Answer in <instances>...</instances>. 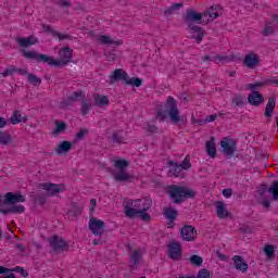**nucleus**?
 <instances>
[{
	"label": "nucleus",
	"mask_w": 278,
	"mask_h": 278,
	"mask_svg": "<svg viewBox=\"0 0 278 278\" xmlns=\"http://www.w3.org/2000/svg\"><path fill=\"white\" fill-rule=\"evenodd\" d=\"M24 58L26 60H35V62H42L43 64H48L49 66H54V68H64V66H68L71 59L73 58V49L70 47H64L59 51L60 59H53V56H49L47 54H40L36 51H22Z\"/></svg>",
	"instance_id": "obj_1"
},
{
	"label": "nucleus",
	"mask_w": 278,
	"mask_h": 278,
	"mask_svg": "<svg viewBox=\"0 0 278 278\" xmlns=\"http://www.w3.org/2000/svg\"><path fill=\"white\" fill-rule=\"evenodd\" d=\"M155 116L160 121V123H163V121H166V118L168 117L170 118L172 123H174V125H177L179 123L186 125V123L188 122V117H186V115H179L177 100H175V98L170 96L167 98L164 105L157 106Z\"/></svg>",
	"instance_id": "obj_2"
},
{
	"label": "nucleus",
	"mask_w": 278,
	"mask_h": 278,
	"mask_svg": "<svg viewBox=\"0 0 278 278\" xmlns=\"http://www.w3.org/2000/svg\"><path fill=\"white\" fill-rule=\"evenodd\" d=\"M27 199L21 192H7L0 195V214H25V206L16 203H25Z\"/></svg>",
	"instance_id": "obj_3"
},
{
	"label": "nucleus",
	"mask_w": 278,
	"mask_h": 278,
	"mask_svg": "<svg viewBox=\"0 0 278 278\" xmlns=\"http://www.w3.org/2000/svg\"><path fill=\"white\" fill-rule=\"evenodd\" d=\"M203 16H205L204 13H199L192 9L187 10L186 15L184 16V21H185V23H187V25L192 34L191 39L195 40V42L198 45H201V42H203L204 34H203V28L194 25V23H199V24L203 23L202 22Z\"/></svg>",
	"instance_id": "obj_4"
},
{
	"label": "nucleus",
	"mask_w": 278,
	"mask_h": 278,
	"mask_svg": "<svg viewBox=\"0 0 278 278\" xmlns=\"http://www.w3.org/2000/svg\"><path fill=\"white\" fill-rule=\"evenodd\" d=\"M166 192L175 205L184 203V199H194V197H197L194 190L178 185H169L166 188Z\"/></svg>",
	"instance_id": "obj_5"
},
{
	"label": "nucleus",
	"mask_w": 278,
	"mask_h": 278,
	"mask_svg": "<svg viewBox=\"0 0 278 278\" xmlns=\"http://www.w3.org/2000/svg\"><path fill=\"white\" fill-rule=\"evenodd\" d=\"M38 188L45 190L46 193H38L33 197L35 205H45L47 203L48 197H55V194H60L63 189V185L51 184V182H41Z\"/></svg>",
	"instance_id": "obj_6"
},
{
	"label": "nucleus",
	"mask_w": 278,
	"mask_h": 278,
	"mask_svg": "<svg viewBox=\"0 0 278 278\" xmlns=\"http://www.w3.org/2000/svg\"><path fill=\"white\" fill-rule=\"evenodd\" d=\"M116 81H124L126 86H135L136 88H140V86H142V80L140 78H130L127 72L123 68H117L112 72V75L110 76V84H116Z\"/></svg>",
	"instance_id": "obj_7"
},
{
	"label": "nucleus",
	"mask_w": 278,
	"mask_h": 278,
	"mask_svg": "<svg viewBox=\"0 0 278 278\" xmlns=\"http://www.w3.org/2000/svg\"><path fill=\"white\" fill-rule=\"evenodd\" d=\"M144 207H147V199L128 200L125 205V215L127 218H137Z\"/></svg>",
	"instance_id": "obj_8"
},
{
	"label": "nucleus",
	"mask_w": 278,
	"mask_h": 278,
	"mask_svg": "<svg viewBox=\"0 0 278 278\" xmlns=\"http://www.w3.org/2000/svg\"><path fill=\"white\" fill-rule=\"evenodd\" d=\"M220 147L224 155H226L228 160H231L236 154V151H238V141L225 137L220 141Z\"/></svg>",
	"instance_id": "obj_9"
},
{
	"label": "nucleus",
	"mask_w": 278,
	"mask_h": 278,
	"mask_svg": "<svg viewBox=\"0 0 278 278\" xmlns=\"http://www.w3.org/2000/svg\"><path fill=\"white\" fill-rule=\"evenodd\" d=\"M48 242L54 253H64V251H68V243H66V241L58 235H54L48 239Z\"/></svg>",
	"instance_id": "obj_10"
},
{
	"label": "nucleus",
	"mask_w": 278,
	"mask_h": 278,
	"mask_svg": "<svg viewBox=\"0 0 278 278\" xmlns=\"http://www.w3.org/2000/svg\"><path fill=\"white\" fill-rule=\"evenodd\" d=\"M167 175L168 177H176L184 179L186 177V173H184V169L179 165L177 161L169 160L167 161Z\"/></svg>",
	"instance_id": "obj_11"
},
{
	"label": "nucleus",
	"mask_w": 278,
	"mask_h": 278,
	"mask_svg": "<svg viewBox=\"0 0 278 278\" xmlns=\"http://www.w3.org/2000/svg\"><path fill=\"white\" fill-rule=\"evenodd\" d=\"M89 229L93 236H103L105 233V223L91 216L89 219Z\"/></svg>",
	"instance_id": "obj_12"
},
{
	"label": "nucleus",
	"mask_w": 278,
	"mask_h": 278,
	"mask_svg": "<svg viewBox=\"0 0 278 278\" xmlns=\"http://www.w3.org/2000/svg\"><path fill=\"white\" fill-rule=\"evenodd\" d=\"M180 238L185 242H194L197 240V228L191 225H186L180 229Z\"/></svg>",
	"instance_id": "obj_13"
},
{
	"label": "nucleus",
	"mask_w": 278,
	"mask_h": 278,
	"mask_svg": "<svg viewBox=\"0 0 278 278\" xmlns=\"http://www.w3.org/2000/svg\"><path fill=\"white\" fill-rule=\"evenodd\" d=\"M182 251H181V243L174 241L170 242L168 245V257L174 262H179L181 260Z\"/></svg>",
	"instance_id": "obj_14"
},
{
	"label": "nucleus",
	"mask_w": 278,
	"mask_h": 278,
	"mask_svg": "<svg viewBox=\"0 0 278 278\" xmlns=\"http://www.w3.org/2000/svg\"><path fill=\"white\" fill-rule=\"evenodd\" d=\"M260 64V56L254 52L247 54L243 60V65L248 68H255Z\"/></svg>",
	"instance_id": "obj_15"
},
{
	"label": "nucleus",
	"mask_w": 278,
	"mask_h": 278,
	"mask_svg": "<svg viewBox=\"0 0 278 278\" xmlns=\"http://www.w3.org/2000/svg\"><path fill=\"white\" fill-rule=\"evenodd\" d=\"M15 40L17 45H20V47H23V48L34 47V45H38V38H36V36L34 35H30L24 38L18 37Z\"/></svg>",
	"instance_id": "obj_16"
},
{
	"label": "nucleus",
	"mask_w": 278,
	"mask_h": 278,
	"mask_svg": "<svg viewBox=\"0 0 278 278\" xmlns=\"http://www.w3.org/2000/svg\"><path fill=\"white\" fill-rule=\"evenodd\" d=\"M248 101H249L250 105H254V108H257V106L262 105V103H264V96H262V93H260V91H252L248 96Z\"/></svg>",
	"instance_id": "obj_17"
},
{
	"label": "nucleus",
	"mask_w": 278,
	"mask_h": 278,
	"mask_svg": "<svg viewBox=\"0 0 278 278\" xmlns=\"http://www.w3.org/2000/svg\"><path fill=\"white\" fill-rule=\"evenodd\" d=\"M232 261L235 264V268L237 270H240L241 273H247V270H249V264H247V261H244V257L240 255H235L232 257Z\"/></svg>",
	"instance_id": "obj_18"
},
{
	"label": "nucleus",
	"mask_w": 278,
	"mask_h": 278,
	"mask_svg": "<svg viewBox=\"0 0 278 278\" xmlns=\"http://www.w3.org/2000/svg\"><path fill=\"white\" fill-rule=\"evenodd\" d=\"M151 205H153V201L146 198V206L137 215V218H141V220H144V223H149V220H151V215L147 212H149V210H151Z\"/></svg>",
	"instance_id": "obj_19"
},
{
	"label": "nucleus",
	"mask_w": 278,
	"mask_h": 278,
	"mask_svg": "<svg viewBox=\"0 0 278 278\" xmlns=\"http://www.w3.org/2000/svg\"><path fill=\"white\" fill-rule=\"evenodd\" d=\"M140 260H142V252L140 250H135L130 254V270H136L140 266Z\"/></svg>",
	"instance_id": "obj_20"
},
{
	"label": "nucleus",
	"mask_w": 278,
	"mask_h": 278,
	"mask_svg": "<svg viewBox=\"0 0 278 278\" xmlns=\"http://www.w3.org/2000/svg\"><path fill=\"white\" fill-rule=\"evenodd\" d=\"M71 149H73V143L71 141L64 140L58 144V147L55 148V153L58 155H66V153H68Z\"/></svg>",
	"instance_id": "obj_21"
},
{
	"label": "nucleus",
	"mask_w": 278,
	"mask_h": 278,
	"mask_svg": "<svg viewBox=\"0 0 278 278\" xmlns=\"http://www.w3.org/2000/svg\"><path fill=\"white\" fill-rule=\"evenodd\" d=\"M276 105H277V98L273 96L268 99V102L265 108L264 116H266V118L273 117V112H275Z\"/></svg>",
	"instance_id": "obj_22"
},
{
	"label": "nucleus",
	"mask_w": 278,
	"mask_h": 278,
	"mask_svg": "<svg viewBox=\"0 0 278 278\" xmlns=\"http://www.w3.org/2000/svg\"><path fill=\"white\" fill-rule=\"evenodd\" d=\"M99 42H101V45H108L109 47H121V45H123V41L114 40V39L110 38V36H108V35L100 36Z\"/></svg>",
	"instance_id": "obj_23"
},
{
	"label": "nucleus",
	"mask_w": 278,
	"mask_h": 278,
	"mask_svg": "<svg viewBox=\"0 0 278 278\" xmlns=\"http://www.w3.org/2000/svg\"><path fill=\"white\" fill-rule=\"evenodd\" d=\"M27 121H29V118L27 116H22L21 111H14L11 116L10 124L18 125V123H27Z\"/></svg>",
	"instance_id": "obj_24"
},
{
	"label": "nucleus",
	"mask_w": 278,
	"mask_h": 278,
	"mask_svg": "<svg viewBox=\"0 0 278 278\" xmlns=\"http://www.w3.org/2000/svg\"><path fill=\"white\" fill-rule=\"evenodd\" d=\"M113 177L115 181H118L119 184L130 181V179H134V176L129 175L125 169L114 174Z\"/></svg>",
	"instance_id": "obj_25"
},
{
	"label": "nucleus",
	"mask_w": 278,
	"mask_h": 278,
	"mask_svg": "<svg viewBox=\"0 0 278 278\" xmlns=\"http://www.w3.org/2000/svg\"><path fill=\"white\" fill-rule=\"evenodd\" d=\"M206 153L208 157H216V141L214 137H212L208 141H206Z\"/></svg>",
	"instance_id": "obj_26"
},
{
	"label": "nucleus",
	"mask_w": 278,
	"mask_h": 278,
	"mask_svg": "<svg viewBox=\"0 0 278 278\" xmlns=\"http://www.w3.org/2000/svg\"><path fill=\"white\" fill-rule=\"evenodd\" d=\"M55 128L52 131V136H60V134L66 131V129H68V125L66 124V122H62V121H55Z\"/></svg>",
	"instance_id": "obj_27"
},
{
	"label": "nucleus",
	"mask_w": 278,
	"mask_h": 278,
	"mask_svg": "<svg viewBox=\"0 0 278 278\" xmlns=\"http://www.w3.org/2000/svg\"><path fill=\"white\" fill-rule=\"evenodd\" d=\"M216 210L218 218H227V216H229V212H227V208H225V202H216Z\"/></svg>",
	"instance_id": "obj_28"
},
{
	"label": "nucleus",
	"mask_w": 278,
	"mask_h": 278,
	"mask_svg": "<svg viewBox=\"0 0 278 278\" xmlns=\"http://www.w3.org/2000/svg\"><path fill=\"white\" fill-rule=\"evenodd\" d=\"M96 105L99 108H105L106 105H110V99L106 98V96H99V93H96L93 96Z\"/></svg>",
	"instance_id": "obj_29"
},
{
	"label": "nucleus",
	"mask_w": 278,
	"mask_h": 278,
	"mask_svg": "<svg viewBox=\"0 0 278 278\" xmlns=\"http://www.w3.org/2000/svg\"><path fill=\"white\" fill-rule=\"evenodd\" d=\"M177 210L173 207H167L164 210V216L167 218V220H170V223H175L177 220Z\"/></svg>",
	"instance_id": "obj_30"
},
{
	"label": "nucleus",
	"mask_w": 278,
	"mask_h": 278,
	"mask_svg": "<svg viewBox=\"0 0 278 278\" xmlns=\"http://www.w3.org/2000/svg\"><path fill=\"white\" fill-rule=\"evenodd\" d=\"M273 201H278V180H274L268 188Z\"/></svg>",
	"instance_id": "obj_31"
},
{
	"label": "nucleus",
	"mask_w": 278,
	"mask_h": 278,
	"mask_svg": "<svg viewBox=\"0 0 278 278\" xmlns=\"http://www.w3.org/2000/svg\"><path fill=\"white\" fill-rule=\"evenodd\" d=\"M264 86H266V79H264L263 81H256L254 84H248L247 90H252V92H257V90H260V88H264Z\"/></svg>",
	"instance_id": "obj_32"
},
{
	"label": "nucleus",
	"mask_w": 278,
	"mask_h": 278,
	"mask_svg": "<svg viewBox=\"0 0 278 278\" xmlns=\"http://www.w3.org/2000/svg\"><path fill=\"white\" fill-rule=\"evenodd\" d=\"M217 10H218V5L213 4L203 14H204V16H210V18H218V11Z\"/></svg>",
	"instance_id": "obj_33"
},
{
	"label": "nucleus",
	"mask_w": 278,
	"mask_h": 278,
	"mask_svg": "<svg viewBox=\"0 0 278 278\" xmlns=\"http://www.w3.org/2000/svg\"><path fill=\"white\" fill-rule=\"evenodd\" d=\"M27 81L31 84V86L38 87L42 84V78L36 76L35 74H27Z\"/></svg>",
	"instance_id": "obj_34"
},
{
	"label": "nucleus",
	"mask_w": 278,
	"mask_h": 278,
	"mask_svg": "<svg viewBox=\"0 0 278 278\" xmlns=\"http://www.w3.org/2000/svg\"><path fill=\"white\" fill-rule=\"evenodd\" d=\"M12 143V135L0 131V144L3 147H8V144Z\"/></svg>",
	"instance_id": "obj_35"
},
{
	"label": "nucleus",
	"mask_w": 278,
	"mask_h": 278,
	"mask_svg": "<svg viewBox=\"0 0 278 278\" xmlns=\"http://www.w3.org/2000/svg\"><path fill=\"white\" fill-rule=\"evenodd\" d=\"M129 167V161L127 160H115L114 161V168L117 170H125V168Z\"/></svg>",
	"instance_id": "obj_36"
},
{
	"label": "nucleus",
	"mask_w": 278,
	"mask_h": 278,
	"mask_svg": "<svg viewBox=\"0 0 278 278\" xmlns=\"http://www.w3.org/2000/svg\"><path fill=\"white\" fill-rule=\"evenodd\" d=\"M179 8H184V3H175L168 9L164 11V16H173L176 10H179Z\"/></svg>",
	"instance_id": "obj_37"
},
{
	"label": "nucleus",
	"mask_w": 278,
	"mask_h": 278,
	"mask_svg": "<svg viewBox=\"0 0 278 278\" xmlns=\"http://www.w3.org/2000/svg\"><path fill=\"white\" fill-rule=\"evenodd\" d=\"M189 262L190 264L197 267L203 266V257L197 254L191 255V257L189 258Z\"/></svg>",
	"instance_id": "obj_38"
},
{
	"label": "nucleus",
	"mask_w": 278,
	"mask_h": 278,
	"mask_svg": "<svg viewBox=\"0 0 278 278\" xmlns=\"http://www.w3.org/2000/svg\"><path fill=\"white\" fill-rule=\"evenodd\" d=\"M92 108V103L88 102L86 98L83 99L81 101V114L83 116H86L88 112H90Z\"/></svg>",
	"instance_id": "obj_39"
},
{
	"label": "nucleus",
	"mask_w": 278,
	"mask_h": 278,
	"mask_svg": "<svg viewBox=\"0 0 278 278\" xmlns=\"http://www.w3.org/2000/svg\"><path fill=\"white\" fill-rule=\"evenodd\" d=\"M231 101L233 105L240 108L241 105H244V103H247V98L244 96L239 94L233 97Z\"/></svg>",
	"instance_id": "obj_40"
},
{
	"label": "nucleus",
	"mask_w": 278,
	"mask_h": 278,
	"mask_svg": "<svg viewBox=\"0 0 278 278\" xmlns=\"http://www.w3.org/2000/svg\"><path fill=\"white\" fill-rule=\"evenodd\" d=\"M178 165L180 168H182V170H190L192 168V163H190V155H186L184 161L178 163Z\"/></svg>",
	"instance_id": "obj_41"
},
{
	"label": "nucleus",
	"mask_w": 278,
	"mask_h": 278,
	"mask_svg": "<svg viewBox=\"0 0 278 278\" xmlns=\"http://www.w3.org/2000/svg\"><path fill=\"white\" fill-rule=\"evenodd\" d=\"M68 216H81V207L76 202L73 203L72 210L68 211Z\"/></svg>",
	"instance_id": "obj_42"
},
{
	"label": "nucleus",
	"mask_w": 278,
	"mask_h": 278,
	"mask_svg": "<svg viewBox=\"0 0 278 278\" xmlns=\"http://www.w3.org/2000/svg\"><path fill=\"white\" fill-rule=\"evenodd\" d=\"M70 99L73 103L79 101V99H86V94L84 91H74L71 96Z\"/></svg>",
	"instance_id": "obj_43"
},
{
	"label": "nucleus",
	"mask_w": 278,
	"mask_h": 278,
	"mask_svg": "<svg viewBox=\"0 0 278 278\" xmlns=\"http://www.w3.org/2000/svg\"><path fill=\"white\" fill-rule=\"evenodd\" d=\"M111 138L116 144H123L125 142V137L121 132H113Z\"/></svg>",
	"instance_id": "obj_44"
},
{
	"label": "nucleus",
	"mask_w": 278,
	"mask_h": 278,
	"mask_svg": "<svg viewBox=\"0 0 278 278\" xmlns=\"http://www.w3.org/2000/svg\"><path fill=\"white\" fill-rule=\"evenodd\" d=\"M53 38H58L60 41L62 40H73V36L68 34H61L56 30V33H53Z\"/></svg>",
	"instance_id": "obj_45"
},
{
	"label": "nucleus",
	"mask_w": 278,
	"mask_h": 278,
	"mask_svg": "<svg viewBox=\"0 0 278 278\" xmlns=\"http://www.w3.org/2000/svg\"><path fill=\"white\" fill-rule=\"evenodd\" d=\"M11 273H18L24 278L29 277V273L27 270H25V268H23L21 266H16V267L12 268Z\"/></svg>",
	"instance_id": "obj_46"
},
{
	"label": "nucleus",
	"mask_w": 278,
	"mask_h": 278,
	"mask_svg": "<svg viewBox=\"0 0 278 278\" xmlns=\"http://www.w3.org/2000/svg\"><path fill=\"white\" fill-rule=\"evenodd\" d=\"M264 253L267 257H274L275 256V248L270 244L265 245Z\"/></svg>",
	"instance_id": "obj_47"
},
{
	"label": "nucleus",
	"mask_w": 278,
	"mask_h": 278,
	"mask_svg": "<svg viewBox=\"0 0 278 278\" xmlns=\"http://www.w3.org/2000/svg\"><path fill=\"white\" fill-rule=\"evenodd\" d=\"M195 278H212V275L206 268H202L198 271V275Z\"/></svg>",
	"instance_id": "obj_48"
},
{
	"label": "nucleus",
	"mask_w": 278,
	"mask_h": 278,
	"mask_svg": "<svg viewBox=\"0 0 278 278\" xmlns=\"http://www.w3.org/2000/svg\"><path fill=\"white\" fill-rule=\"evenodd\" d=\"M14 73H16V67L10 66L7 70H4V72L1 73V76L2 77H10V76L14 75Z\"/></svg>",
	"instance_id": "obj_49"
},
{
	"label": "nucleus",
	"mask_w": 278,
	"mask_h": 278,
	"mask_svg": "<svg viewBox=\"0 0 278 278\" xmlns=\"http://www.w3.org/2000/svg\"><path fill=\"white\" fill-rule=\"evenodd\" d=\"M275 34V29L270 25H266L264 30H263V36L268 37L273 36Z\"/></svg>",
	"instance_id": "obj_50"
},
{
	"label": "nucleus",
	"mask_w": 278,
	"mask_h": 278,
	"mask_svg": "<svg viewBox=\"0 0 278 278\" xmlns=\"http://www.w3.org/2000/svg\"><path fill=\"white\" fill-rule=\"evenodd\" d=\"M266 192H268V185L262 184L261 188L258 189V194L261 199H264V194H266Z\"/></svg>",
	"instance_id": "obj_51"
},
{
	"label": "nucleus",
	"mask_w": 278,
	"mask_h": 278,
	"mask_svg": "<svg viewBox=\"0 0 278 278\" xmlns=\"http://www.w3.org/2000/svg\"><path fill=\"white\" fill-rule=\"evenodd\" d=\"M86 134H88V129L81 128V129L76 134V140H84V138H86Z\"/></svg>",
	"instance_id": "obj_52"
},
{
	"label": "nucleus",
	"mask_w": 278,
	"mask_h": 278,
	"mask_svg": "<svg viewBox=\"0 0 278 278\" xmlns=\"http://www.w3.org/2000/svg\"><path fill=\"white\" fill-rule=\"evenodd\" d=\"M104 55H105L108 62H114V60H116V53H114L112 51H105Z\"/></svg>",
	"instance_id": "obj_53"
},
{
	"label": "nucleus",
	"mask_w": 278,
	"mask_h": 278,
	"mask_svg": "<svg viewBox=\"0 0 278 278\" xmlns=\"http://www.w3.org/2000/svg\"><path fill=\"white\" fill-rule=\"evenodd\" d=\"M41 27H42L45 34H51V36H53V34L58 31V30L53 29L50 25L42 24Z\"/></svg>",
	"instance_id": "obj_54"
},
{
	"label": "nucleus",
	"mask_w": 278,
	"mask_h": 278,
	"mask_svg": "<svg viewBox=\"0 0 278 278\" xmlns=\"http://www.w3.org/2000/svg\"><path fill=\"white\" fill-rule=\"evenodd\" d=\"M223 197H225L226 199H230L231 194H233V189L228 188V189H224L222 191Z\"/></svg>",
	"instance_id": "obj_55"
},
{
	"label": "nucleus",
	"mask_w": 278,
	"mask_h": 278,
	"mask_svg": "<svg viewBox=\"0 0 278 278\" xmlns=\"http://www.w3.org/2000/svg\"><path fill=\"white\" fill-rule=\"evenodd\" d=\"M58 5L60 8H71L72 4H71V1L68 0H59Z\"/></svg>",
	"instance_id": "obj_56"
},
{
	"label": "nucleus",
	"mask_w": 278,
	"mask_h": 278,
	"mask_svg": "<svg viewBox=\"0 0 278 278\" xmlns=\"http://www.w3.org/2000/svg\"><path fill=\"white\" fill-rule=\"evenodd\" d=\"M73 100L70 99V97H67L66 100H63L61 102V108H71V105H73Z\"/></svg>",
	"instance_id": "obj_57"
},
{
	"label": "nucleus",
	"mask_w": 278,
	"mask_h": 278,
	"mask_svg": "<svg viewBox=\"0 0 278 278\" xmlns=\"http://www.w3.org/2000/svg\"><path fill=\"white\" fill-rule=\"evenodd\" d=\"M270 84L275 85V86H278V78H271V79L266 78L265 79V85L268 86Z\"/></svg>",
	"instance_id": "obj_58"
},
{
	"label": "nucleus",
	"mask_w": 278,
	"mask_h": 278,
	"mask_svg": "<svg viewBox=\"0 0 278 278\" xmlns=\"http://www.w3.org/2000/svg\"><path fill=\"white\" fill-rule=\"evenodd\" d=\"M147 131H149V134H155V131H157V126L148 125Z\"/></svg>",
	"instance_id": "obj_59"
},
{
	"label": "nucleus",
	"mask_w": 278,
	"mask_h": 278,
	"mask_svg": "<svg viewBox=\"0 0 278 278\" xmlns=\"http://www.w3.org/2000/svg\"><path fill=\"white\" fill-rule=\"evenodd\" d=\"M8 273H12V268L0 266V275H8Z\"/></svg>",
	"instance_id": "obj_60"
},
{
	"label": "nucleus",
	"mask_w": 278,
	"mask_h": 278,
	"mask_svg": "<svg viewBox=\"0 0 278 278\" xmlns=\"http://www.w3.org/2000/svg\"><path fill=\"white\" fill-rule=\"evenodd\" d=\"M9 125V122L5 121V117L0 116V129H3V127H7Z\"/></svg>",
	"instance_id": "obj_61"
},
{
	"label": "nucleus",
	"mask_w": 278,
	"mask_h": 278,
	"mask_svg": "<svg viewBox=\"0 0 278 278\" xmlns=\"http://www.w3.org/2000/svg\"><path fill=\"white\" fill-rule=\"evenodd\" d=\"M214 121H216V115H207L205 117V122L204 123H214Z\"/></svg>",
	"instance_id": "obj_62"
},
{
	"label": "nucleus",
	"mask_w": 278,
	"mask_h": 278,
	"mask_svg": "<svg viewBox=\"0 0 278 278\" xmlns=\"http://www.w3.org/2000/svg\"><path fill=\"white\" fill-rule=\"evenodd\" d=\"M15 73H18V75H29L30 74L27 70L17 68V67H16Z\"/></svg>",
	"instance_id": "obj_63"
},
{
	"label": "nucleus",
	"mask_w": 278,
	"mask_h": 278,
	"mask_svg": "<svg viewBox=\"0 0 278 278\" xmlns=\"http://www.w3.org/2000/svg\"><path fill=\"white\" fill-rule=\"evenodd\" d=\"M262 205L266 207V210H270V202L266 199H262Z\"/></svg>",
	"instance_id": "obj_64"
}]
</instances>
